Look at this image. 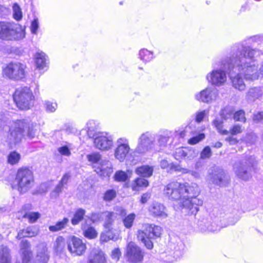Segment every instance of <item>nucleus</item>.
<instances>
[{
	"mask_svg": "<svg viewBox=\"0 0 263 263\" xmlns=\"http://www.w3.org/2000/svg\"><path fill=\"white\" fill-rule=\"evenodd\" d=\"M233 119L235 121L245 122L246 118L245 117V112L242 110H240L234 112Z\"/></svg>",
	"mask_w": 263,
	"mask_h": 263,
	"instance_id": "58",
	"label": "nucleus"
},
{
	"mask_svg": "<svg viewBox=\"0 0 263 263\" xmlns=\"http://www.w3.org/2000/svg\"><path fill=\"white\" fill-rule=\"evenodd\" d=\"M122 219L124 226L126 229H130L134 223V221L136 218V215L134 213H130L128 215L123 216Z\"/></svg>",
	"mask_w": 263,
	"mask_h": 263,
	"instance_id": "39",
	"label": "nucleus"
},
{
	"mask_svg": "<svg viewBox=\"0 0 263 263\" xmlns=\"http://www.w3.org/2000/svg\"><path fill=\"white\" fill-rule=\"evenodd\" d=\"M58 152L62 156H69L71 155L70 147L68 145H65L58 148Z\"/></svg>",
	"mask_w": 263,
	"mask_h": 263,
	"instance_id": "55",
	"label": "nucleus"
},
{
	"mask_svg": "<svg viewBox=\"0 0 263 263\" xmlns=\"http://www.w3.org/2000/svg\"><path fill=\"white\" fill-rule=\"evenodd\" d=\"M174 172L186 174L189 172L190 170L185 168H182L179 164L171 163H170L169 168L167 170V173L172 174Z\"/></svg>",
	"mask_w": 263,
	"mask_h": 263,
	"instance_id": "40",
	"label": "nucleus"
},
{
	"mask_svg": "<svg viewBox=\"0 0 263 263\" xmlns=\"http://www.w3.org/2000/svg\"><path fill=\"white\" fill-rule=\"evenodd\" d=\"M138 58L143 63L146 64L152 61L155 58V56L153 51H149L146 48H143L139 51Z\"/></svg>",
	"mask_w": 263,
	"mask_h": 263,
	"instance_id": "31",
	"label": "nucleus"
},
{
	"mask_svg": "<svg viewBox=\"0 0 263 263\" xmlns=\"http://www.w3.org/2000/svg\"><path fill=\"white\" fill-rule=\"evenodd\" d=\"M126 256L129 261L137 263L143 260V253L137 245L133 242H130L127 246Z\"/></svg>",
	"mask_w": 263,
	"mask_h": 263,
	"instance_id": "17",
	"label": "nucleus"
},
{
	"mask_svg": "<svg viewBox=\"0 0 263 263\" xmlns=\"http://www.w3.org/2000/svg\"><path fill=\"white\" fill-rule=\"evenodd\" d=\"M95 171L101 177H108L112 173V166L111 163L106 159L100 161L98 164L93 165Z\"/></svg>",
	"mask_w": 263,
	"mask_h": 263,
	"instance_id": "21",
	"label": "nucleus"
},
{
	"mask_svg": "<svg viewBox=\"0 0 263 263\" xmlns=\"http://www.w3.org/2000/svg\"><path fill=\"white\" fill-rule=\"evenodd\" d=\"M105 254L99 248L92 249L88 256L87 263H106Z\"/></svg>",
	"mask_w": 263,
	"mask_h": 263,
	"instance_id": "22",
	"label": "nucleus"
},
{
	"mask_svg": "<svg viewBox=\"0 0 263 263\" xmlns=\"http://www.w3.org/2000/svg\"><path fill=\"white\" fill-rule=\"evenodd\" d=\"M0 263H11L9 250L4 245L0 246Z\"/></svg>",
	"mask_w": 263,
	"mask_h": 263,
	"instance_id": "35",
	"label": "nucleus"
},
{
	"mask_svg": "<svg viewBox=\"0 0 263 263\" xmlns=\"http://www.w3.org/2000/svg\"><path fill=\"white\" fill-rule=\"evenodd\" d=\"M69 222V219L65 217L62 220L59 221L54 225L50 226L49 230L50 232H56L65 229Z\"/></svg>",
	"mask_w": 263,
	"mask_h": 263,
	"instance_id": "34",
	"label": "nucleus"
},
{
	"mask_svg": "<svg viewBox=\"0 0 263 263\" xmlns=\"http://www.w3.org/2000/svg\"><path fill=\"white\" fill-rule=\"evenodd\" d=\"M148 185V181L143 178H138L135 180L132 184V189L134 191L139 190L140 187H147Z\"/></svg>",
	"mask_w": 263,
	"mask_h": 263,
	"instance_id": "42",
	"label": "nucleus"
},
{
	"mask_svg": "<svg viewBox=\"0 0 263 263\" xmlns=\"http://www.w3.org/2000/svg\"><path fill=\"white\" fill-rule=\"evenodd\" d=\"M40 214L39 212H30L25 214L24 217L27 218L30 222H35L40 217Z\"/></svg>",
	"mask_w": 263,
	"mask_h": 263,
	"instance_id": "52",
	"label": "nucleus"
},
{
	"mask_svg": "<svg viewBox=\"0 0 263 263\" xmlns=\"http://www.w3.org/2000/svg\"><path fill=\"white\" fill-rule=\"evenodd\" d=\"M39 27V24L37 18H34L31 22L30 30L33 34H37V30Z\"/></svg>",
	"mask_w": 263,
	"mask_h": 263,
	"instance_id": "60",
	"label": "nucleus"
},
{
	"mask_svg": "<svg viewBox=\"0 0 263 263\" xmlns=\"http://www.w3.org/2000/svg\"><path fill=\"white\" fill-rule=\"evenodd\" d=\"M36 125H28L25 120H16L13 122L9 128V133L7 138V142L12 148L17 143L21 142L25 136V128H27V136L29 139L33 138L36 135Z\"/></svg>",
	"mask_w": 263,
	"mask_h": 263,
	"instance_id": "3",
	"label": "nucleus"
},
{
	"mask_svg": "<svg viewBox=\"0 0 263 263\" xmlns=\"http://www.w3.org/2000/svg\"><path fill=\"white\" fill-rule=\"evenodd\" d=\"M199 193V187L195 183L173 181L167 184L163 190L164 195L169 199L179 201V210L195 215L198 211L199 206L203 204V200L196 196Z\"/></svg>",
	"mask_w": 263,
	"mask_h": 263,
	"instance_id": "2",
	"label": "nucleus"
},
{
	"mask_svg": "<svg viewBox=\"0 0 263 263\" xmlns=\"http://www.w3.org/2000/svg\"><path fill=\"white\" fill-rule=\"evenodd\" d=\"M13 18L19 21L22 18V12L19 5L15 3L13 5Z\"/></svg>",
	"mask_w": 263,
	"mask_h": 263,
	"instance_id": "48",
	"label": "nucleus"
},
{
	"mask_svg": "<svg viewBox=\"0 0 263 263\" xmlns=\"http://www.w3.org/2000/svg\"><path fill=\"white\" fill-rule=\"evenodd\" d=\"M148 211L150 214L154 216L161 218H166L167 217L166 208L163 204L154 202L149 207Z\"/></svg>",
	"mask_w": 263,
	"mask_h": 263,
	"instance_id": "23",
	"label": "nucleus"
},
{
	"mask_svg": "<svg viewBox=\"0 0 263 263\" xmlns=\"http://www.w3.org/2000/svg\"><path fill=\"white\" fill-rule=\"evenodd\" d=\"M230 54L233 59L232 63L224 62L222 67L229 71V76L231 80L233 86L239 91L244 90L246 88V85L242 78V75L245 77V74L241 70H239L237 68L239 65L238 61L240 57L239 53H235L233 51V46H232L230 50Z\"/></svg>",
	"mask_w": 263,
	"mask_h": 263,
	"instance_id": "4",
	"label": "nucleus"
},
{
	"mask_svg": "<svg viewBox=\"0 0 263 263\" xmlns=\"http://www.w3.org/2000/svg\"><path fill=\"white\" fill-rule=\"evenodd\" d=\"M85 213V210L81 208L78 209L71 220L72 224L75 226L79 224L83 219Z\"/></svg>",
	"mask_w": 263,
	"mask_h": 263,
	"instance_id": "36",
	"label": "nucleus"
},
{
	"mask_svg": "<svg viewBox=\"0 0 263 263\" xmlns=\"http://www.w3.org/2000/svg\"><path fill=\"white\" fill-rule=\"evenodd\" d=\"M103 226L105 229H112L113 224L117 219L116 214L114 212L105 211L104 212Z\"/></svg>",
	"mask_w": 263,
	"mask_h": 263,
	"instance_id": "28",
	"label": "nucleus"
},
{
	"mask_svg": "<svg viewBox=\"0 0 263 263\" xmlns=\"http://www.w3.org/2000/svg\"><path fill=\"white\" fill-rule=\"evenodd\" d=\"M235 112V108L233 106H227L225 107L221 111V118L224 120L231 119L233 118Z\"/></svg>",
	"mask_w": 263,
	"mask_h": 263,
	"instance_id": "37",
	"label": "nucleus"
},
{
	"mask_svg": "<svg viewBox=\"0 0 263 263\" xmlns=\"http://www.w3.org/2000/svg\"><path fill=\"white\" fill-rule=\"evenodd\" d=\"M113 228L110 229H105V231L107 233H108V235L109 236V239L110 240H112L114 241L118 240L119 239V234L117 233H114L113 232Z\"/></svg>",
	"mask_w": 263,
	"mask_h": 263,
	"instance_id": "63",
	"label": "nucleus"
},
{
	"mask_svg": "<svg viewBox=\"0 0 263 263\" xmlns=\"http://www.w3.org/2000/svg\"><path fill=\"white\" fill-rule=\"evenodd\" d=\"M116 145L115 157L120 162H123L130 150L129 140L125 137L120 138L117 140Z\"/></svg>",
	"mask_w": 263,
	"mask_h": 263,
	"instance_id": "15",
	"label": "nucleus"
},
{
	"mask_svg": "<svg viewBox=\"0 0 263 263\" xmlns=\"http://www.w3.org/2000/svg\"><path fill=\"white\" fill-rule=\"evenodd\" d=\"M84 236L88 239L96 238L98 236V233L96 229L92 227H88L87 228L83 229Z\"/></svg>",
	"mask_w": 263,
	"mask_h": 263,
	"instance_id": "43",
	"label": "nucleus"
},
{
	"mask_svg": "<svg viewBox=\"0 0 263 263\" xmlns=\"http://www.w3.org/2000/svg\"><path fill=\"white\" fill-rule=\"evenodd\" d=\"M256 139V136L253 133L247 134L244 138V140L246 141V142L251 144L254 143L255 142Z\"/></svg>",
	"mask_w": 263,
	"mask_h": 263,
	"instance_id": "61",
	"label": "nucleus"
},
{
	"mask_svg": "<svg viewBox=\"0 0 263 263\" xmlns=\"http://www.w3.org/2000/svg\"><path fill=\"white\" fill-rule=\"evenodd\" d=\"M230 56L221 60L220 61V66L218 68L216 67V64H213V70L208 73L206 76V79L208 82L212 85L215 86H221L224 85L227 81V74H229V71L222 67L223 63L228 62V63H232L233 59L229 53Z\"/></svg>",
	"mask_w": 263,
	"mask_h": 263,
	"instance_id": "6",
	"label": "nucleus"
},
{
	"mask_svg": "<svg viewBox=\"0 0 263 263\" xmlns=\"http://www.w3.org/2000/svg\"><path fill=\"white\" fill-rule=\"evenodd\" d=\"M114 213L116 214V216L117 215L120 216L121 217L125 216L126 215V211L121 206H116L114 208Z\"/></svg>",
	"mask_w": 263,
	"mask_h": 263,
	"instance_id": "62",
	"label": "nucleus"
},
{
	"mask_svg": "<svg viewBox=\"0 0 263 263\" xmlns=\"http://www.w3.org/2000/svg\"><path fill=\"white\" fill-rule=\"evenodd\" d=\"M254 161V157L246 156L239 162H236L233 166L236 175L242 180H249L252 176L251 172Z\"/></svg>",
	"mask_w": 263,
	"mask_h": 263,
	"instance_id": "11",
	"label": "nucleus"
},
{
	"mask_svg": "<svg viewBox=\"0 0 263 263\" xmlns=\"http://www.w3.org/2000/svg\"><path fill=\"white\" fill-rule=\"evenodd\" d=\"M162 228L153 224H145L141 230L137 232V238L148 249L153 248L152 239L160 237L162 234Z\"/></svg>",
	"mask_w": 263,
	"mask_h": 263,
	"instance_id": "7",
	"label": "nucleus"
},
{
	"mask_svg": "<svg viewBox=\"0 0 263 263\" xmlns=\"http://www.w3.org/2000/svg\"><path fill=\"white\" fill-rule=\"evenodd\" d=\"M93 138L95 146L100 150H108L113 145L111 136L106 133H98Z\"/></svg>",
	"mask_w": 263,
	"mask_h": 263,
	"instance_id": "16",
	"label": "nucleus"
},
{
	"mask_svg": "<svg viewBox=\"0 0 263 263\" xmlns=\"http://www.w3.org/2000/svg\"><path fill=\"white\" fill-rule=\"evenodd\" d=\"M103 212H94L92 213L90 215V219L92 222H98L101 220H103Z\"/></svg>",
	"mask_w": 263,
	"mask_h": 263,
	"instance_id": "56",
	"label": "nucleus"
},
{
	"mask_svg": "<svg viewBox=\"0 0 263 263\" xmlns=\"http://www.w3.org/2000/svg\"><path fill=\"white\" fill-rule=\"evenodd\" d=\"M235 53H239L238 68L245 74V79L253 81L263 78V60L259 67L256 64V58L263 55V34H257L246 41L233 45Z\"/></svg>",
	"mask_w": 263,
	"mask_h": 263,
	"instance_id": "1",
	"label": "nucleus"
},
{
	"mask_svg": "<svg viewBox=\"0 0 263 263\" xmlns=\"http://www.w3.org/2000/svg\"><path fill=\"white\" fill-rule=\"evenodd\" d=\"M217 221L218 219L217 218L213 219L211 216L206 214L198 219L197 224L201 232H214L220 229L221 226L217 224Z\"/></svg>",
	"mask_w": 263,
	"mask_h": 263,
	"instance_id": "13",
	"label": "nucleus"
},
{
	"mask_svg": "<svg viewBox=\"0 0 263 263\" xmlns=\"http://www.w3.org/2000/svg\"><path fill=\"white\" fill-rule=\"evenodd\" d=\"M13 98L17 107L21 110L29 109L33 105L34 97L29 87L17 88Z\"/></svg>",
	"mask_w": 263,
	"mask_h": 263,
	"instance_id": "10",
	"label": "nucleus"
},
{
	"mask_svg": "<svg viewBox=\"0 0 263 263\" xmlns=\"http://www.w3.org/2000/svg\"><path fill=\"white\" fill-rule=\"evenodd\" d=\"M65 241L62 236L57 237L54 244V249L57 253L61 252L65 248Z\"/></svg>",
	"mask_w": 263,
	"mask_h": 263,
	"instance_id": "41",
	"label": "nucleus"
},
{
	"mask_svg": "<svg viewBox=\"0 0 263 263\" xmlns=\"http://www.w3.org/2000/svg\"><path fill=\"white\" fill-rule=\"evenodd\" d=\"M67 249L70 253L74 255H82L86 249L85 243L80 238L74 236H69L67 240Z\"/></svg>",
	"mask_w": 263,
	"mask_h": 263,
	"instance_id": "14",
	"label": "nucleus"
},
{
	"mask_svg": "<svg viewBox=\"0 0 263 263\" xmlns=\"http://www.w3.org/2000/svg\"><path fill=\"white\" fill-rule=\"evenodd\" d=\"M25 32L22 26L15 23L0 22V39L5 40H20L24 38Z\"/></svg>",
	"mask_w": 263,
	"mask_h": 263,
	"instance_id": "8",
	"label": "nucleus"
},
{
	"mask_svg": "<svg viewBox=\"0 0 263 263\" xmlns=\"http://www.w3.org/2000/svg\"><path fill=\"white\" fill-rule=\"evenodd\" d=\"M155 140V133L146 131L141 134L137 139L135 153L140 155H145L147 153L156 152L157 147Z\"/></svg>",
	"mask_w": 263,
	"mask_h": 263,
	"instance_id": "9",
	"label": "nucleus"
},
{
	"mask_svg": "<svg viewBox=\"0 0 263 263\" xmlns=\"http://www.w3.org/2000/svg\"><path fill=\"white\" fill-rule=\"evenodd\" d=\"M20 253L21 254L23 263H31L30 260L32 256L31 246L27 240H22L20 243Z\"/></svg>",
	"mask_w": 263,
	"mask_h": 263,
	"instance_id": "24",
	"label": "nucleus"
},
{
	"mask_svg": "<svg viewBox=\"0 0 263 263\" xmlns=\"http://www.w3.org/2000/svg\"><path fill=\"white\" fill-rule=\"evenodd\" d=\"M37 247L36 261L37 263H47L49 256L46 246L44 243H41Z\"/></svg>",
	"mask_w": 263,
	"mask_h": 263,
	"instance_id": "27",
	"label": "nucleus"
},
{
	"mask_svg": "<svg viewBox=\"0 0 263 263\" xmlns=\"http://www.w3.org/2000/svg\"><path fill=\"white\" fill-rule=\"evenodd\" d=\"M185 147H179L176 149L174 156L176 160L180 161L182 159L185 160Z\"/></svg>",
	"mask_w": 263,
	"mask_h": 263,
	"instance_id": "49",
	"label": "nucleus"
},
{
	"mask_svg": "<svg viewBox=\"0 0 263 263\" xmlns=\"http://www.w3.org/2000/svg\"><path fill=\"white\" fill-rule=\"evenodd\" d=\"M65 187L61 183H59V184L56 185L54 190L51 193V196L52 198H57L60 194V193H62L63 189Z\"/></svg>",
	"mask_w": 263,
	"mask_h": 263,
	"instance_id": "59",
	"label": "nucleus"
},
{
	"mask_svg": "<svg viewBox=\"0 0 263 263\" xmlns=\"http://www.w3.org/2000/svg\"><path fill=\"white\" fill-rule=\"evenodd\" d=\"M263 96V87H254L250 88L246 96L249 102H253L256 100H261Z\"/></svg>",
	"mask_w": 263,
	"mask_h": 263,
	"instance_id": "25",
	"label": "nucleus"
},
{
	"mask_svg": "<svg viewBox=\"0 0 263 263\" xmlns=\"http://www.w3.org/2000/svg\"><path fill=\"white\" fill-rule=\"evenodd\" d=\"M186 154L185 160H191L197 157L199 152L195 148L185 147Z\"/></svg>",
	"mask_w": 263,
	"mask_h": 263,
	"instance_id": "46",
	"label": "nucleus"
},
{
	"mask_svg": "<svg viewBox=\"0 0 263 263\" xmlns=\"http://www.w3.org/2000/svg\"><path fill=\"white\" fill-rule=\"evenodd\" d=\"M44 105L46 111L48 112H54L58 107V104L56 102H51L50 101H45Z\"/></svg>",
	"mask_w": 263,
	"mask_h": 263,
	"instance_id": "50",
	"label": "nucleus"
},
{
	"mask_svg": "<svg viewBox=\"0 0 263 263\" xmlns=\"http://www.w3.org/2000/svg\"><path fill=\"white\" fill-rule=\"evenodd\" d=\"M114 179L117 182H125L128 180V176L124 171H118L114 175Z\"/></svg>",
	"mask_w": 263,
	"mask_h": 263,
	"instance_id": "45",
	"label": "nucleus"
},
{
	"mask_svg": "<svg viewBox=\"0 0 263 263\" xmlns=\"http://www.w3.org/2000/svg\"><path fill=\"white\" fill-rule=\"evenodd\" d=\"M98 126V125L96 121L89 120L87 122L85 128L80 132V135L84 133L86 134L89 138H94L98 134L97 132Z\"/></svg>",
	"mask_w": 263,
	"mask_h": 263,
	"instance_id": "26",
	"label": "nucleus"
},
{
	"mask_svg": "<svg viewBox=\"0 0 263 263\" xmlns=\"http://www.w3.org/2000/svg\"><path fill=\"white\" fill-rule=\"evenodd\" d=\"M116 192L114 189L107 190L104 194L103 200L105 201H110L116 197Z\"/></svg>",
	"mask_w": 263,
	"mask_h": 263,
	"instance_id": "51",
	"label": "nucleus"
},
{
	"mask_svg": "<svg viewBox=\"0 0 263 263\" xmlns=\"http://www.w3.org/2000/svg\"><path fill=\"white\" fill-rule=\"evenodd\" d=\"M222 121L219 119H215L213 121V125L217 128L218 132L223 135H227L229 134V131L226 129H222Z\"/></svg>",
	"mask_w": 263,
	"mask_h": 263,
	"instance_id": "47",
	"label": "nucleus"
},
{
	"mask_svg": "<svg viewBox=\"0 0 263 263\" xmlns=\"http://www.w3.org/2000/svg\"><path fill=\"white\" fill-rule=\"evenodd\" d=\"M47 57L43 52H38L35 54V63L36 67L40 70L44 69L47 67Z\"/></svg>",
	"mask_w": 263,
	"mask_h": 263,
	"instance_id": "29",
	"label": "nucleus"
},
{
	"mask_svg": "<svg viewBox=\"0 0 263 263\" xmlns=\"http://www.w3.org/2000/svg\"><path fill=\"white\" fill-rule=\"evenodd\" d=\"M87 159L88 161L91 163L93 165H96L100 163V161L103 159L101 158V156L99 153H92L87 155Z\"/></svg>",
	"mask_w": 263,
	"mask_h": 263,
	"instance_id": "44",
	"label": "nucleus"
},
{
	"mask_svg": "<svg viewBox=\"0 0 263 263\" xmlns=\"http://www.w3.org/2000/svg\"><path fill=\"white\" fill-rule=\"evenodd\" d=\"M176 243L177 244L176 245L171 242L170 246L171 249L173 248L174 256L179 257L183 254L184 249V245L179 239Z\"/></svg>",
	"mask_w": 263,
	"mask_h": 263,
	"instance_id": "33",
	"label": "nucleus"
},
{
	"mask_svg": "<svg viewBox=\"0 0 263 263\" xmlns=\"http://www.w3.org/2000/svg\"><path fill=\"white\" fill-rule=\"evenodd\" d=\"M173 135V133L168 130H162L158 133L155 134V140L157 146L155 148V152H158L166 147Z\"/></svg>",
	"mask_w": 263,
	"mask_h": 263,
	"instance_id": "19",
	"label": "nucleus"
},
{
	"mask_svg": "<svg viewBox=\"0 0 263 263\" xmlns=\"http://www.w3.org/2000/svg\"><path fill=\"white\" fill-rule=\"evenodd\" d=\"M218 95L217 90L212 87H208L199 92L195 94L196 100L206 103H210L215 100Z\"/></svg>",
	"mask_w": 263,
	"mask_h": 263,
	"instance_id": "18",
	"label": "nucleus"
},
{
	"mask_svg": "<svg viewBox=\"0 0 263 263\" xmlns=\"http://www.w3.org/2000/svg\"><path fill=\"white\" fill-rule=\"evenodd\" d=\"M205 138L204 134H199L198 135L193 137L188 140V143L191 145H194L203 140Z\"/></svg>",
	"mask_w": 263,
	"mask_h": 263,
	"instance_id": "57",
	"label": "nucleus"
},
{
	"mask_svg": "<svg viewBox=\"0 0 263 263\" xmlns=\"http://www.w3.org/2000/svg\"><path fill=\"white\" fill-rule=\"evenodd\" d=\"M21 155L16 151L10 152L7 156V162L9 164L13 165L17 164L21 159Z\"/></svg>",
	"mask_w": 263,
	"mask_h": 263,
	"instance_id": "38",
	"label": "nucleus"
},
{
	"mask_svg": "<svg viewBox=\"0 0 263 263\" xmlns=\"http://www.w3.org/2000/svg\"><path fill=\"white\" fill-rule=\"evenodd\" d=\"M39 230L35 227H29L26 229L20 230L16 236V238L20 239L24 237H31L37 235Z\"/></svg>",
	"mask_w": 263,
	"mask_h": 263,
	"instance_id": "30",
	"label": "nucleus"
},
{
	"mask_svg": "<svg viewBox=\"0 0 263 263\" xmlns=\"http://www.w3.org/2000/svg\"><path fill=\"white\" fill-rule=\"evenodd\" d=\"M153 168L148 165H142L138 167L136 170L137 175L143 177H149L153 174Z\"/></svg>",
	"mask_w": 263,
	"mask_h": 263,
	"instance_id": "32",
	"label": "nucleus"
},
{
	"mask_svg": "<svg viewBox=\"0 0 263 263\" xmlns=\"http://www.w3.org/2000/svg\"><path fill=\"white\" fill-rule=\"evenodd\" d=\"M13 187H16L20 194L27 193L34 185V179L32 171L27 167L20 168L16 173Z\"/></svg>",
	"mask_w": 263,
	"mask_h": 263,
	"instance_id": "5",
	"label": "nucleus"
},
{
	"mask_svg": "<svg viewBox=\"0 0 263 263\" xmlns=\"http://www.w3.org/2000/svg\"><path fill=\"white\" fill-rule=\"evenodd\" d=\"M210 179L211 181L217 185L222 186L228 182L224 171L217 167H214L209 172Z\"/></svg>",
	"mask_w": 263,
	"mask_h": 263,
	"instance_id": "20",
	"label": "nucleus"
},
{
	"mask_svg": "<svg viewBox=\"0 0 263 263\" xmlns=\"http://www.w3.org/2000/svg\"><path fill=\"white\" fill-rule=\"evenodd\" d=\"M242 130L241 126L239 124H236L230 130V133L231 135L234 136L241 133Z\"/></svg>",
	"mask_w": 263,
	"mask_h": 263,
	"instance_id": "64",
	"label": "nucleus"
},
{
	"mask_svg": "<svg viewBox=\"0 0 263 263\" xmlns=\"http://www.w3.org/2000/svg\"><path fill=\"white\" fill-rule=\"evenodd\" d=\"M212 154L211 148L206 146L201 152L200 158L202 159H209L212 156Z\"/></svg>",
	"mask_w": 263,
	"mask_h": 263,
	"instance_id": "53",
	"label": "nucleus"
},
{
	"mask_svg": "<svg viewBox=\"0 0 263 263\" xmlns=\"http://www.w3.org/2000/svg\"><path fill=\"white\" fill-rule=\"evenodd\" d=\"M208 114V110H203L202 111H197L195 114L196 122L197 123L201 122Z\"/></svg>",
	"mask_w": 263,
	"mask_h": 263,
	"instance_id": "54",
	"label": "nucleus"
},
{
	"mask_svg": "<svg viewBox=\"0 0 263 263\" xmlns=\"http://www.w3.org/2000/svg\"><path fill=\"white\" fill-rule=\"evenodd\" d=\"M26 65L18 62H12L3 69L4 74L9 79L20 81L26 78Z\"/></svg>",
	"mask_w": 263,
	"mask_h": 263,
	"instance_id": "12",
	"label": "nucleus"
}]
</instances>
